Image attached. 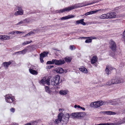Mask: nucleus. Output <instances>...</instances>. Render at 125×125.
Segmentation results:
<instances>
[{"label":"nucleus","mask_w":125,"mask_h":125,"mask_svg":"<svg viewBox=\"0 0 125 125\" xmlns=\"http://www.w3.org/2000/svg\"><path fill=\"white\" fill-rule=\"evenodd\" d=\"M78 7H79V4H76L72 6L68 7L67 8H66L63 9H62L60 10H57L56 11V12L61 13H63V12H65V11H69L70 10Z\"/></svg>","instance_id":"1"},{"label":"nucleus","mask_w":125,"mask_h":125,"mask_svg":"<svg viewBox=\"0 0 125 125\" xmlns=\"http://www.w3.org/2000/svg\"><path fill=\"white\" fill-rule=\"evenodd\" d=\"M60 77L59 75H57L53 79H52L51 81V84L52 85H58L60 83L59 80Z\"/></svg>","instance_id":"2"},{"label":"nucleus","mask_w":125,"mask_h":125,"mask_svg":"<svg viewBox=\"0 0 125 125\" xmlns=\"http://www.w3.org/2000/svg\"><path fill=\"white\" fill-rule=\"evenodd\" d=\"M6 101L7 103H12L15 99L13 98L11 94H8L5 96Z\"/></svg>","instance_id":"3"},{"label":"nucleus","mask_w":125,"mask_h":125,"mask_svg":"<svg viewBox=\"0 0 125 125\" xmlns=\"http://www.w3.org/2000/svg\"><path fill=\"white\" fill-rule=\"evenodd\" d=\"M103 102H101L100 101L92 103L90 104L91 107H94V108H98L103 104Z\"/></svg>","instance_id":"4"},{"label":"nucleus","mask_w":125,"mask_h":125,"mask_svg":"<svg viewBox=\"0 0 125 125\" xmlns=\"http://www.w3.org/2000/svg\"><path fill=\"white\" fill-rule=\"evenodd\" d=\"M110 47L114 52H115L116 50V45L115 42L112 40L110 41Z\"/></svg>","instance_id":"5"},{"label":"nucleus","mask_w":125,"mask_h":125,"mask_svg":"<svg viewBox=\"0 0 125 125\" xmlns=\"http://www.w3.org/2000/svg\"><path fill=\"white\" fill-rule=\"evenodd\" d=\"M112 80L113 84H116L121 83H123L124 82L123 79L122 78L116 77L114 79Z\"/></svg>","instance_id":"6"},{"label":"nucleus","mask_w":125,"mask_h":125,"mask_svg":"<svg viewBox=\"0 0 125 125\" xmlns=\"http://www.w3.org/2000/svg\"><path fill=\"white\" fill-rule=\"evenodd\" d=\"M18 11L16 12L14 14V15L17 16L19 15H21L23 14V11L22 10V7L19 6L17 7Z\"/></svg>","instance_id":"7"},{"label":"nucleus","mask_w":125,"mask_h":125,"mask_svg":"<svg viewBox=\"0 0 125 125\" xmlns=\"http://www.w3.org/2000/svg\"><path fill=\"white\" fill-rule=\"evenodd\" d=\"M48 53V52H44L43 53H41L40 54V59L41 62H43V58L47 56Z\"/></svg>","instance_id":"8"},{"label":"nucleus","mask_w":125,"mask_h":125,"mask_svg":"<svg viewBox=\"0 0 125 125\" xmlns=\"http://www.w3.org/2000/svg\"><path fill=\"white\" fill-rule=\"evenodd\" d=\"M69 116V114L67 113L63 115L62 120L65 123L68 122Z\"/></svg>","instance_id":"9"},{"label":"nucleus","mask_w":125,"mask_h":125,"mask_svg":"<svg viewBox=\"0 0 125 125\" xmlns=\"http://www.w3.org/2000/svg\"><path fill=\"white\" fill-rule=\"evenodd\" d=\"M108 19L115 18L116 16V13L114 12H112L107 13Z\"/></svg>","instance_id":"10"},{"label":"nucleus","mask_w":125,"mask_h":125,"mask_svg":"<svg viewBox=\"0 0 125 125\" xmlns=\"http://www.w3.org/2000/svg\"><path fill=\"white\" fill-rule=\"evenodd\" d=\"M54 64L55 63L56 65H62L65 62V61L63 60H57L56 59H53Z\"/></svg>","instance_id":"11"},{"label":"nucleus","mask_w":125,"mask_h":125,"mask_svg":"<svg viewBox=\"0 0 125 125\" xmlns=\"http://www.w3.org/2000/svg\"><path fill=\"white\" fill-rule=\"evenodd\" d=\"M84 19H82L79 20L77 21H76L75 24L76 25H79L80 24L83 25H85L86 24L85 22L84 21Z\"/></svg>","instance_id":"12"},{"label":"nucleus","mask_w":125,"mask_h":125,"mask_svg":"<svg viewBox=\"0 0 125 125\" xmlns=\"http://www.w3.org/2000/svg\"><path fill=\"white\" fill-rule=\"evenodd\" d=\"M101 114H107L108 115H115L116 114L115 112L110 111H105L100 112Z\"/></svg>","instance_id":"13"},{"label":"nucleus","mask_w":125,"mask_h":125,"mask_svg":"<svg viewBox=\"0 0 125 125\" xmlns=\"http://www.w3.org/2000/svg\"><path fill=\"white\" fill-rule=\"evenodd\" d=\"M10 36L6 35H0V39L1 40H6L10 39Z\"/></svg>","instance_id":"14"},{"label":"nucleus","mask_w":125,"mask_h":125,"mask_svg":"<svg viewBox=\"0 0 125 125\" xmlns=\"http://www.w3.org/2000/svg\"><path fill=\"white\" fill-rule=\"evenodd\" d=\"M97 57L95 56H94L92 58L91 60V62L92 64L95 63L97 61Z\"/></svg>","instance_id":"15"},{"label":"nucleus","mask_w":125,"mask_h":125,"mask_svg":"<svg viewBox=\"0 0 125 125\" xmlns=\"http://www.w3.org/2000/svg\"><path fill=\"white\" fill-rule=\"evenodd\" d=\"M119 101L118 100H114L110 101L109 103L111 104L114 105H116L118 104Z\"/></svg>","instance_id":"16"},{"label":"nucleus","mask_w":125,"mask_h":125,"mask_svg":"<svg viewBox=\"0 0 125 125\" xmlns=\"http://www.w3.org/2000/svg\"><path fill=\"white\" fill-rule=\"evenodd\" d=\"M101 0H97V1H96L94 2V1H93L91 3H88L86 5H83V3H79V7H84L87 5H89L91 4H94L95 3H96L97 2H98L99 1H101Z\"/></svg>","instance_id":"17"},{"label":"nucleus","mask_w":125,"mask_h":125,"mask_svg":"<svg viewBox=\"0 0 125 125\" xmlns=\"http://www.w3.org/2000/svg\"><path fill=\"white\" fill-rule=\"evenodd\" d=\"M71 116L73 118H78L81 117L80 113H73L71 114Z\"/></svg>","instance_id":"18"},{"label":"nucleus","mask_w":125,"mask_h":125,"mask_svg":"<svg viewBox=\"0 0 125 125\" xmlns=\"http://www.w3.org/2000/svg\"><path fill=\"white\" fill-rule=\"evenodd\" d=\"M74 16L73 15H69L67 16L63 17L61 18V20H65L74 17Z\"/></svg>","instance_id":"19"},{"label":"nucleus","mask_w":125,"mask_h":125,"mask_svg":"<svg viewBox=\"0 0 125 125\" xmlns=\"http://www.w3.org/2000/svg\"><path fill=\"white\" fill-rule=\"evenodd\" d=\"M56 71L58 73H62L64 72L63 70L61 68L58 67L56 69Z\"/></svg>","instance_id":"20"},{"label":"nucleus","mask_w":125,"mask_h":125,"mask_svg":"<svg viewBox=\"0 0 125 125\" xmlns=\"http://www.w3.org/2000/svg\"><path fill=\"white\" fill-rule=\"evenodd\" d=\"M29 46H28L26 47H25V48L21 51H20L21 53V54H25L28 50V48L29 47Z\"/></svg>","instance_id":"21"},{"label":"nucleus","mask_w":125,"mask_h":125,"mask_svg":"<svg viewBox=\"0 0 125 125\" xmlns=\"http://www.w3.org/2000/svg\"><path fill=\"white\" fill-rule=\"evenodd\" d=\"M47 29V27L46 26H45L38 28L36 30V31H37V32H38V31H44V30H46Z\"/></svg>","instance_id":"22"},{"label":"nucleus","mask_w":125,"mask_h":125,"mask_svg":"<svg viewBox=\"0 0 125 125\" xmlns=\"http://www.w3.org/2000/svg\"><path fill=\"white\" fill-rule=\"evenodd\" d=\"M100 10H97L95 11H90L85 13L84 15L85 16H87L89 15L93 14L94 13H96Z\"/></svg>","instance_id":"23"},{"label":"nucleus","mask_w":125,"mask_h":125,"mask_svg":"<svg viewBox=\"0 0 125 125\" xmlns=\"http://www.w3.org/2000/svg\"><path fill=\"white\" fill-rule=\"evenodd\" d=\"M30 72L33 74L36 75L38 74V72L36 71L33 70L32 69L30 68L29 69Z\"/></svg>","instance_id":"24"},{"label":"nucleus","mask_w":125,"mask_h":125,"mask_svg":"<svg viewBox=\"0 0 125 125\" xmlns=\"http://www.w3.org/2000/svg\"><path fill=\"white\" fill-rule=\"evenodd\" d=\"M79 70L80 71L85 73H87L88 72L87 69L83 66L79 68Z\"/></svg>","instance_id":"25"},{"label":"nucleus","mask_w":125,"mask_h":125,"mask_svg":"<svg viewBox=\"0 0 125 125\" xmlns=\"http://www.w3.org/2000/svg\"><path fill=\"white\" fill-rule=\"evenodd\" d=\"M68 92L67 90H62L59 91V93L60 94L65 95L67 94Z\"/></svg>","instance_id":"26"},{"label":"nucleus","mask_w":125,"mask_h":125,"mask_svg":"<svg viewBox=\"0 0 125 125\" xmlns=\"http://www.w3.org/2000/svg\"><path fill=\"white\" fill-rule=\"evenodd\" d=\"M107 14H103L100 15L99 18L101 19H108Z\"/></svg>","instance_id":"27"},{"label":"nucleus","mask_w":125,"mask_h":125,"mask_svg":"<svg viewBox=\"0 0 125 125\" xmlns=\"http://www.w3.org/2000/svg\"><path fill=\"white\" fill-rule=\"evenodd\" d=\"M11 62L9 61L8 62H5L3 63V66L6 67H8L11 64Z\"/></svg>","instance_id":"28"},{"label":"nucleus","mask_w":125,"mask_h":125,"mask_svg":"<svg viewBox=\"0 0 125 125\" xmlns=\"http://www.w3.org/2000/svg\"><path fill=\"white\" fill-rule=\"evenodd\" d=\"M45 80L46 78L45 77H44L43 78V79L41 80L40 82H39V83L42 85H43L45 84Z\"/></svg>","instance_id":"29"},{"label":"nucleus","mask_w":125,"mask_h":125,"mask_svg":"<svg viewBox=\"0 0 125 125\" xmlns=\"http://www.w3.org/2000/svg\"><path fill=\"white\" fill-rule=\"evenodd\" d=\"M46 91L50 94H51V92L50 89L48 86H46L45 87Z\"/></svg>","instance_id":"30"},{"label":"nucleus","mask_w":125,"mask_h":125,"mask_svg":"<svg viewBox=\"0 0 125 125\" xmlns=\"http://www.w3.org/2000/svg\"><path fill=\"white\" fill-rule=\"evenodd\" d=\"M64 59L66 62H70L72 60V58L71 57H67L65 58Z\"/></svg>","instance_id":"31"},{"label":"nucleus","mask_w":125,"mask_h":125,"mask_svg":"<svg viewBox=\"0 0 125 125\" xmlns=\"http://www.w3.org/2000/svg\"><path fill=\"white\" fill-rule=\"evenodd\" d=\"M25 24L26 25L27 23L30 22L31 21V19L30 18H26L23 20Z\"/></svg>","instance_id":"32"},{"label":"nucleus","mask_w":125,"mask_h":125,"mask_svg":"<svg viewBox=\"0 0 125 125\" xmlns=\"http://www.w3.org/2000/svg\"><path fill=\"white\" fill-rule=\"evenodd\" d=\"M62 115V113H60L58 115V119L59 120V121H61L62 120V118H63Z\"/></svg>","instance_id":"33"},{"label":"nucleus","mask_w":125,"mask_h":125,"mask_svg":"<svg viewBox=\"0 0 125 125\" xmlns=\"http://www.w3.org/2000/svg\"><path fill=\"white\" fill-rule=\"evenodd\" d=\"M39 120H38L35 121H32L31 122V125H36L39 121Z\"/></svg>","instance_id":"34"},{"label":"nucleus","mask_w":125,"mask_h":125,"mask_svg":"<svg viewBox=\"0 0 125 125\" xmlns=\"http://www.w3.org/2000/svg\"><path fill=\"white\" fill-rule=\"evenodd\" d=\"M113 123H101L98 124H95V125H114Z\"/></svg>","instance_id":"35"},{"label":"nucleus","mask_w":125,"mask_h":125,"mask_svg":"<svg viewBox=\"0 0 125 125\" xmlns=\"http://www.w3.org/2000/svg\"><path fill=\"white\" fill-rule=\"evenodd\" d=\"M16 25H25V24L24 23V22L23 20L22 21H21L19 22L18 23L16 24Z\"/></svg>","instance_id":"36"},{"label":"nucleus","mask_w":125,"mask_h":125,"mask_svg":"<svg viewBox=\"0 0 125 125\" xmlns=\"http://www.w3.org/2000/svg\"><path fill=\"white\" fill-rule=\"evenodd\" d=\"M87 38H92V39H96V38L95 37H79L78 38L79 39H86Z\"/></svg>","instance_id":"37"},{"label":"nucleus","mask_w":125,"mask_h":125,"mask_svg":"<svg viewBox=\"0 0 125 125\" xmlns=\"http://www.w3.org/2000/svg\"><path fill=\"white\" fill-rule=\"evenodd\" d=\"M54 61L53 59H52V61H48L46 63L47 64H54Z\"/></svg>","instance_id":"38"},{"label":"nucleus","mask_w":125,"mask_h":125,"mask_svg":"<svg viewBox=\"0 0 125 125\" xmlns=\"http://www.w3.org/2000/svg\"><path fill=\"white\" fill-rule=\"evenodd\" d=\"M86 40H85V42L86 43H89L92 42V39L91 38H87Z\"/></svg>","instance_id":"39"},{"label":"nucleus","mask_w":125,"mask_h":125,"mask_svg":"<svg viewBox=\"0 0 125 125\" xmlns=\"http://www.w3.org/2000/svg\"><path fill=\"white\" fill-rule=\"evenodd\" d=\"M125 123V117L123 118L120 122L118 123V125H121Z\"/></svg>","instance_id":"40"},{"label":"nucleus","mask_w":125,"mask_h":125,"mask_svg":"<svg viewBox=\"0 0 125 125\" xmlns=\"http://www.w3.org/2000/svg\"><path fill=\"white\" fill-rule=\"evenodd\" d=\"M105 71L106 73L108 75H109V69L108 68V66H107L105 69Z\"/></svg>","instance_id":"41"},{"label":"nucleus","mask_w":125,"mask_h":125,"mask_svg":"<svg viewBox=\"0 0 125 125\" xmlns=\"http://www.w3.org/2000/svg\"><path fill=\"white\" fill-rule=\"evenodd\" d=\"M113 82H112V80H111V81H109L107 82L106 83V84L107 85H110L112 84H113Z\"/></svg>","instance_id":"42"},{"label":"nucleus","mask_w":125,"mask_h":125,"mask_svg":"<svg viewBox=\"0 0 125 125\" xmlns=\"http://www.w3.org/2000/svg\"><path fill=\"white\" fill-rule=\"evenodd\" d=\"M50 79L48 78L47 80L46 79L45 84L46 83L48 85H50Z\"/></svg>","instance_id":"43"},{"label":"nucleus","mask_w":125,"mask_h":125,"mask_svg":"<svg viewBox=\"0 0 125 125\" xmlns=\"http://www.w3.org/2000/svg\"><path fill=\"white\" fill-rule=\"evenodd\" d=\"M31 42H32L31 41L30 42L28 41H26V42H23L22 43V45H24L27 44H28L30 43Z\"/></svg>","instance_id":"44"},{"label":"nucleus","mask_w":125,"mask_h":125,"mask_svg":"<svg viewBox=\"0 0 125 125\" xmlns=\"http://www.w3.org/2000/svg\"><path fill=\"white\" fill-rule=\"evenodd\" d=\"M37 31L36 30H34L30 32L29 33L30 34V35L31 34H34L35 33V32Z\"/></svg>","instance_id":"45"},{"label":"nucleus","mask_w":125,"mask_h":125,"mask_svg":"<svg viewBox=\"0 0 125 125\" xmlns=\"http://www.w3.org/2000/svg\"><path fill=\"white\" fill-rule=\"evenodd\" d=\"M14 33H15L17 34L24 33V32L23 31L21 32L20 31H14Z\"/></svg>","instance_id":"46"},{"label":"nucleus","mask_w":125,"mask_h":125,"mask_svg":"<svg viewBox=\"0 0 125 125\" xmlns=\"http://www.w3.org/2000/svg\"><path fill=\"white\" fill-rule=\"evenodd\" d=\"M61 122V121H59V120L58 119V118L55 119V122L57 124H58V123H60Z\"/></svg>","instance_id":"47"},{"label":"nucleus","mask_w":125,"mask_h":125,"mask_svg":"<svg viewBox=\"0 0 125 125\" xmlns=\"http://www.w3.org/2000/svg\"><path fill=\"white\" fill-rule=\"evenodd\" d=\"M54 66L53 65H49L47 67V68L48 69H50L52 67H53Z\"/></svg>","instance_id":"48"},{"label":"nucleus","mask_w":125,"mask_h":125,"mask_svg":"<svg viewBox=\"0 0 125 125\" xmlns=\"http://www.w3.org/2000/svg\"><path fill=\"white\" fill-rule=\"evenodd\" d=\"M40 12V11L38 10H36L35 11H34L32 13H36L37 12Z\"/></svg>","instance_id":"49"},{"label":"nucleus","mask_w":125,"mask_h":125,"mask_svg":"<svg viewBox=\"0 0 125 125\" xmlns=\"http://www.w3.org/2000/svg\"><path fill=\"white\" fill-rule=\"evenodd\" d=\"M10 110L11 112H12L13 113L14 112L15 109L13 108H12L10 109Z\"/></svg>","instance_id":"50"},{"label":"nucleus","mask_w":125,"mask_h":125,"mask_svg":"<svg viewBox=\"0 0 125 125\" xmlns=\"http://www.w3.org/2000/svg\"><path fill=\"white\" fill-rule=\"evenodd\" d=\"M74 46L73 45H71L70 46V49L71 50H73V48Z\"/></svg>","instance_id":"51"},{"label":"nucleus","mask_w":125,"mask_h":125,"mask_svg":"<svg viewBox=\"0 0 125 125\" xmlns=\"http://www.w3.org/2000/svg\"><path fill=\"white\" fill-rule=\"evenodd\" d=\"M14 34V31H12L11 32H9L8 33V34L9 35L10 34Z\"/></svg>","instance_id":"52"},{"label":"nucleus","mask_w":125,"mask_h":125,"mask_svg":"<svg viewBox=\"0 0 125 125\" xmlns=\"http://www.w3.org/2000/svg\"><path fill=\"white\" fill-rule=\"evenodd\" d=\"M108 68L109 69V70H113V69H114V68H113L112 67H111L110 66H108Z\"/></svg>","instance_id":"53"},{"label":"nucleus","mask_w":125,"mask_h":125,"mask_svg":"<svg viewBox=\"0 0 125 125\" xmlns=\"http://www.w3.org/2000/svg\"><path fill=\"white\" fill-rule=\"evenodd\" d=\"M110 54L112 57H114V56L115 55L114 53H112V54H111V53H110Z\"/></svg>","instance_id":"54"},{"label":"nucleus","mask_w":125,"mask_h":125,"mask_svg":"<svg viewBox=\"0 0 125 125\" xmlns=\"http://www.w3.org/2000/svg\"><path fill=\"white\" fill-rule=\"evenodd\" d=\"M10 125H18L17 123H13L12 124Z\"/></svg>","instance_id":"55"},{"label":"nucleus","mask_w":125,"mask_h":125,"mask_svg":"<svg viewBox=\"0 0 125 125\" xmlns=\"http://www.w3.org/2000/svg\"><path fill=\"white\" fill-rule=\"evenodd\" d=\"M30 34L29 33H28L27 34H26L24 37H26L27 36H30Z\"/></svg>","instance_id":"56"},{"label":"nucleus","mask_w":125,"mask_h":125,"mask_svg":"<svg viewBox=\"0 0 125 125\" xmlns=\"http://www.w3.org/2000/svg\"><path fill=\"white\" fill-rule=\"evenodd\" d=\"M122 112L123 113H125V109H123L122 110Z\"/></svg>","instance_id":"57"},{"label":"nucleus","mask_w":125,"mask_h":125,"mask_svg":"<svg viewBox=\"0 0 125 125\" xmlns=\"http://www.w3.org/2000/svg\"><path fill=\"white\" fill-rule=\"evenodd\" d=\"M80 108L84 111L85 110V108H84L83 107H81Z\"/></svg>","instance_id":"58"},{"label":"nucleus","mask_w":125,"mask_h":125,"mask_svg":"<svg viewBox=\"0 0 125 125\" xmlns=\"http://www.w3.org/2000/svg\"><path fill=\"white\" fill-rule=\"evenodd\" d=\"M20 52V51L17 52H15V54L17 53H19V54H20V53H21V52Z\"/></svg>","instance_id":"59"},{"label":"nucleus","mask_w":125,"mask_h":125,"mask_svg":"<svg viewBox=\"0 0 125 125\" xmlns=\"http://www.w3.org/2000/svg\"><path fill=\"white\" fill-rule=\"evenodd\" d=\"M123 35L124 36H125V30L124 32H123Z\"/></svg>","instance_id":"60"},{"label":"nucleus","mask_w":125,"mask_h":125,"mask_svg":"<svg viewBox=\"0 0 125 125\" xmlns=\"http://www.w3.org/2000/svg\"><path fill=\"white\" fill-rule=\"evenodd\" d=\"M78 106L77 105H75L74 106V107L75 108H76L78 107Z\"/></svg>","instance_id":"61"},{"label":"nucleus","mask_w":125,"mask_h":125,"mask_svg":"<svg viewBox=\"0 0 125 125\" xmlns=\"http://www.w3.org/2000/svg\"><path fill=\"white\" fill-rule=\"evenodd\" d=\"M78 108H81V107L79 105H78V107H77Z\"/></svg>","instance_id":"62"},{"label":"nucleus","mask_w":125,"mask_h":125,"mask_svg":"<svg viewBox=\"0 0 125 125\" xmlns=\"http://www.w3.org/2000/svg\"><path fill=\"white\" fill-rule=\"evenodd\" d=\"M120 7H116L115 8V10H118L119 9V8Z\"/></svg>","instance_id":"63"},{"label":"nucleus","mask_w":125,"mask_h":125,"mask_svg":"<svg viewBox=\"0 0 125 125\" xmlns=\"http://www.w3.org/2000/svg\"><path fill=\"white\" fill-rule=\"evenodd\" d=\"M51 114L53 115L54 114V113H53L52 112H51Z\"/></svg>","instance_id":"64"}]
</instances>
